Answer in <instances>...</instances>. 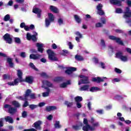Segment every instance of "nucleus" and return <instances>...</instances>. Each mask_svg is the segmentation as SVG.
<instances>
[{"instance_id":"f257e3e1","label":"nucleus","mask_w":131,"mask_h":131,"mask_svg":"<svg viewBox=\"0 0 131 131\" xmlns=\"http://www.w3.org/2000/svg\"><path fill=\"white\" fill-rule=\"evenodd\" d=\"M123 17L126 19V23H127L128 24L131 23V20L128 19L131 17V10L129 9V8L126 7L125 8Z\"/></svg>"},{"instance_id":"f03ea898","label":"nucleus","mask_w":131,"mask_h":131,"mask_svg":"<svg viewBox=\"0 0 131 131\" xmlns=\"http://www.w3.org/2000/svg\"><path fill=\"white\" fill-rule=\"evenodd\" d=\"M83 126L82 127V130L84 131H93L95 129V127H93L89 124V121L88 119H83Z\"/></svg>"},{"instance_id":"7ed1b4c3","label":"nucleus","mask_w":131,"mask_h":131,"mask_svg":"<svg viewBox=\"0 0 131 131\" xmlns=\"http://www.w3.org/2000/svg\"><path fill=\"white\" fill-rule=\"evenodd\" d=\"M55 20V16L52 13H48V18H47L45 19L46 27H48L49 25H51V22H53Z\"/></svg>"},{"instance_id":"20e7f679","label":"nucleus","mask_w":131,"mask_h":131,"mask_svg":"<svg viewBox=\"0 0 131 131\" xmlns=\"http://www.w3.org/2000/svg\"><path fill=\"white\" fill-rule=\"evenodd\" d=\"M79 77L81 79H80L78 82L79 85H80V84H84L86 83H90V81L89 80V77L88 76H85L84 75H80Z\"/></svg>"},{"instance_id":"39448f33","label":"nucleus","mask_w":131,"mask_h":131,"mask_svg":"<svg viewBox=\"0 0 131 131\" xmlns=\"http://www.w3.org/2000/svg\"><path fill=\"white\" fill-rule=\"evenodd\" d=\"M30 93H31V90L30 89H28L25 95L23 96H19L17 97V99L18 100H23V101H27L28 100V98L29 95H30Z\"/></svg>"},{"instance_id":"423d86ee","label":"nucleus","mask_w":131,"mask_h":131,"mask_svg":"<svg viewBox=\"0 0 131 131\" xmlns=\"http://www.w3.org/2000/svg\"><path fill=\"white\" fill-rule=\"evenodd\" d=\"M47 53L48 54V58L51 61H57V57L55 56V53L51 50H47Z\"/></svg>"},{"instance_id":"0eeeda50","label":"nucleus","mask_w":131,"mask_h":131,"mask_svg":"<svg viewBox=\"0 0 131 131\" xmlns=\"http://www.w3.org/2000/svg\"><path fill=\"white\" fill-rule=\"evenodd\" d=\"M4 108L8 109V112L10 114H15L17 112V109L16 108L12 107V106L9 104H5L4 105Z\"/></svg>"},{"instance_id":"6e6552de","label":"nucleus","mask_w":131,"mask_h":131,"mask_svg":"<svg viewBox=\"0 0 131 131\" xmlns=\"http://www.w3.org/2000/svg\"><path fill=\"white\" fill-rule=\"evenodd\" d=\"M36 36H37V33L36 32H33V35H31L30 33H27V39L28 40H30L32 39L33 41H36Z\"/></svg>"},{"instance_id":"1a4fd4ad","label":"nucleus","mask_w":131,"mask_h":131,"mask_svg":"<svg viewBox=\"0 0 131 131\" xmlns=\"http://www.w3.org/2000/svg\"><path fill=\"white\" fill-rule=\"evenodd\" d=\"M3 38L4 40L7 42V43L11 44L13 42V39H12V36L10 34L7 33L4 36Z\"/></svg>"},{"instance_id":"9d476101","label":"nucleus","mask_w":131,"mask_h":131,"mask_svg":"<svg viewBox=\"0 0 131 131\" xmlns=\"http://www.w3.org/2000/svg\"><path fill=\"white\" fill-rule=\"evenodd\" d=\"M108 38L110 39H112V40H115L118 43H119V45H121L122 46L123 45V42L121 41L120 38L111 35L108 36Z\"/></svg>"},{"instance_id":"9b49d317","label":"nucleus","mask_w":131,"mask_h":131,"mask_svg":"<svg viewBox=\"0 0 131 131\" xmlns=\"http://www.w3.org/2000/svg\"><path fill=\"white\" fill-rule=\"evenodd\" d=\"M104 79H107V77H103L102 78L100 77H95L92 78V81H94L95 82H97V83H100V82H102L104 81Z\"/></svg>"},{"instance_id":"f8f14e48","label":"nucleus","mask_w":131,"mask_h":131,"mask_svg":"<svg viewBox=\"0 0 131 131\" xmlns=\"http://www.w3.org/2000/svg\"><path fill=\"white\" fill-rule=\"evenodd\" d=\"M41 124H42V122H41V121H38L34 123L33 127H35L36 129L40 130L41 129V127H40Z\"/></svg>"},{"instance_id":"ddd939ff","label":"nucleus","mask_w":131,"mask_h":131,"mask_svg":"<svg viewBox=\"0 0 131 131\" xmlns=\"http://www.w3.org/2000/svg\"><path fill=\"white\" fill-rule=\"evenodd\" d=\"M36 46L37 48L38 51L39 52V53H43V44L42 43H36Z\"/></svg>"},{"instance_id":"4468645a","label":"nucleus","mask_w":131,"mask_h":131,"mask_svg":"<svg viewBox=\"0 0 131 131\" xmlns=\"http://www.w3.org/2000/svg\"><path fill=\"white\" fill-rule=\"evenodd\" d=\"M33 13L37 14L38 18H40V17H41V15L40 14L41 13V10L39 8H34L33 9Z\"/></svg>"},{"instance_id":"2eb2a0df","label":"nucleus","mask_w":131,"mask_h":131,"mask_svg":"<svg viewBox=\"0 0 131 131\" xmlns=\"http://www.w3.org/2000/svg\"><path fill=\"white\" fill-rule=\"evenodd\" d=\"M124 0H111L110 3L113 5H117V6H121V2Z\"/></svg>"},{"instance_id":"dca6fc26","label":"nucleus","mask_w":131,"mask_h":131,"mask_svg":"<svg viewBox=\"0 0 131 131\" xmlns=\"http://www.w3.org/2000/svg\"><path fill=\"white\" fill-rule=\"evenodd\" d=\"M40 57L41 55L39 54H32L30 55V59H33V60H38V59H40Z\"/></svg>"},{"instance_id":"f3484780","label":"nucleus","mask_w":131,"mask_h":131,"mask_svg":"<svg viewBox=\"0 0 131 131\" xmlns=\"http://www.w3.org/2000/svg\"><path fill=\"white\" fill-rule=\"evenodd\" d=\"M57 106L55 105L48 106L46 107V110L48 112H51V111H53V110H56Z\"/></svg>"},{"instance_id":"a211bd4d","label":"nucleus","mask_w":131,"mask_h":131,"mask_svg":"<svg viewBox=\"0 0 131 131\" xmlns=\"http://www.w3.org/2000/svg\"><path fill=\"white\" fill-rule=\"evenodd\" d=\"M76 70H77L76 68H74V67L69 68L66 71V73H67V74H71V73H72L73 71H76Z\"/></svg>"},{"instance_id":"6ab92c4d","label":"nucleus","mask_w":131,"mask_h":131,"mask_svg":"<svg viewBox=\"0 0 131 131\" xmlns=\"http://www.w3.org/2000/svg\"><path fill=\"white\" fill-rule=\"evenodd\" d=\"M69 84H71V82L70 80H68L66 82L61 83L60 86L62 89H65V88H67V85H69Z\"/></svg>"},{"instance_id":"aec40b11","label":"nucleus","mask_w":131,"mask_h":131,"mask_svg":"<svg viewBox=\"0 0 131 131\" xmlns=\"http://www.w3.org/2000/svg\"><path fill=\"white\" fill-rule=\"evenodd\" d=\"M43 86H42V88H45V86L46 85V86H49V88H53V84L52 83H50L49 82V81H43Z\"/></svg>"},{"instance_id":"412c9836","label":"nucleus","mask_w":131,"mask_h":131,"mask_svg":"<svg viewBox=\"0 0 131 131\" xmlns=\"http://www.w3.org/2000/svg\"><path fill=\"white\" fill-rule=\"evenodd\" d=\"M22 75H23L22 71L20 70H17V76L19 78L18 81H23V80L22 79Z\"/></svg>"},{"instance_id":"4be33fe9","label":"nucleus","mask_w":131,"mask_h":131,"mask_svg":"<svg viewBox=\"0 0 131 131\" xmlns=\"http://www.w3.org/2000/svg\"><path fill=\"white\" fill-rule=\"evenodd\" d=\"M19 83V79H16L14 80L13 82H8V85H17L18 83Z\"/></svg>"},{"instance_id":"5701e85b","label":"nucleus","mask_w":131,"mask_h":131,"mask_svg":"<svg viewBox=\"0 0 131 131\" xmlns=\"http://www.w3.org/2000/svg\"><path fill=\"white\" fill-rule=\"evenodd\" d=\"M90 91L92 93H95V92H100V91H101V89L99 88L96 86H93L90 88Z\"/></svg>"},{"instance_id":"b1692460","label":"nucleus","mask_w":131,"mask_h":131,"mask_svg":"<svg viewBox=\"0 0 131 131\" xmlns=\"http://www.w3.org/2000/svg\"><path fill=\"white\" fill-rule=\"evenodd\" d=\"M82 126V123L79 122L78 125H74L73 126V128L75 130H78V129H80V128Z\"/></svg>"},{"instance_id":"393cba45","label":"nucleus","mask_w":131,"mask_h":131,"mask_svg":"<svg viewBox=\"0 0 131 131\" xmlns=\"http://www.w3.org/2000/svg\"><path fill=\"white\" fill-rule=\"evenodd\" d=\"M89 89H90L89 85H84L79 88V91H81V92L84 91H89Z\"/></svg>"},{"instance_id":"a878e982","label":"nucleus","mask_w":131,"mask_h":131,"mask_svg":"<svg viewBox=\"0 0 131 131\" xmlns=\"http://www.w3.org/2000/svg\"><path fill=\"white\" fill-rule=\"evenodd\" d=\"M50 10H51L52 12H53V13H58L59 12V10H58V9L54 6H50Z\"/></svg>"},{"instance_id":"bb28decb","label":"nucleus","mask_w":131,"mask_h":131,"mask_svg":"<svg viewBox=\"0 0 131 131\" xmlns=\"http://www.w3.org/2000/svg\"><path fill=\"white\" fill-rule=\"evenodd\" d=\"M26 81L28 82V83H32L33 81V78L31 76L26 77Z\"/></svg>"},{"instance_id":"cd10ccee","label":"nucleus","mask_w":131,"mask_h":131,"mask_svg":"<svg viewBox=\"0 0 131 131\" xmlns=\"http://www.w3.org/2000/svg\"><path fill=\"white\" fill-rule=\"evenodd\" d=\"M100 46L101 47L102 49H105L106 48V43H105V40L101 39L100 40Z\"/></svg>"},{"instance_id":"c85d7f7f","label":"nucleus","mask_w":131,"mask_h":131,"mask_svg":"<svg viewBox=\"0 0 131 131\" xmlns=\"http://www.w3.org/2000/svg\"><path fill=\"white\" fill-rule=\"evenodd\" d=\"M6 122H9V123H13V118L10 116H7L5 118Z\"/></svg>"},{"instance_id":"c756f323","label":"nucleus","mask_w":131,"mask_h":131,"mask_svg":"<svg viewBox=\"0 0 131 131\" xmlns=\"http://www.w3.org/2000/svg\"><path fill=\"white\" fill-rule=\"evenodd\" d=\"M7 62L9 64L10 67H14V63H13V59L11 58H7Z\"/></svg>"},{"instance_id":"7c9ffc66","label":"nucleus","mask_w":131,"mask_h":131,"mask_svg":"<svg viewBox=\"0 0 131 131\" xmlns=\"http://www.w3.org/2000/svg\"><path fill=\"white\" fill-rule=\"evenodd\" d=\"M45 89H46L47 92L42 93V96L44 97H49V95L50 92V89H49V88H45Z\"/></svg>"},{"instance_id":"2f4dec72","label":"nucleus","mask_w":131,"mask_h":131,"mask_svg":"<svg viewBox=\"0 0 131 131\" xmlns=\"http://www.w3.org/2000/svg\"><path fill=\"white\" fill-rule=\"evenodd\" d=\"M120 59L123 62H127L128 61V58H127V56H126L122 55V56Z\"/></svg>"},{"instance_id":"473e14b6","label":"nucleus","mask_w":131,"mask_h":131,"mask_svg":"<svg viewBox=\"0 0 131 131\" xmlns=\"http://www.w3.org/2000/svg\"><path fill=\"white\" fill-rule=\"evenodd\" d=\"M122 56H123L122 54V52L120 51L118 52L117 53H116V57L118 59H121Z\"/></svg>"},{"instance_id":"72a5a7b5","label":"nucleus","mask_w":131,"mask_h":131,"mask_svg":"<svg viewBox=\"0 0 131 131\" xmlns=\"http://www.w3.org/2000/svg\"><path fill=\"white\" fill-rule=\"evenodd\" d=\"M74 18L76 22H77V23H80L81 19H80V17L78 15H74Z\"/></svg>"},{"instance_id":"f704fd0d","label":"nucleus","mask_w":131,"mask_h":131,"mask_svg":"<svg viewBox=\"0 0 131 131\" xmlns=\"http://www.w3.org/2000/svg\"><path fill=\"white\" fill-rule=\"evenodd\" d=\"M55 128H61V125H60V121H57L54 124Z\"/></svg>"},{"instance_id":"c9c22d12","label":"nucleus","mask_w":131,"mask_h":131,"mask_svg":"<svg viewBox=\"0 0 131 131\" xmlns=\"http://www.w3.org/2000/svg\"><path fill=\"white\" fill-rule=\"evenodd\" d=\"M75 100L76 102H77V103L81 102V101H82V97L80 96H77L75 98Z\"/></svg>"},{"instance_id":"e433bc0d","label":"nucleus","mask_w":131,"mask_h":131,"mask_svg":"<svg viewBox=\"0 0 131 131\" xmlns=\"http://www.w3.org/2000/svg\"><path fill=\"white\" fill-rule=\"evenodd\" d=\"M12 105L14 106L15 107H20V103L18 102L17 101H13L12 103Z\"/></svg>"},{"instance_id":"4c0bfd02","label":"nucleus","mask_w":131,"mask_h":131,"mask_svg":"<svg viewBox=\"0 0 131 131\" xmlns=\"http://www.w3.org/2000/svg\"><path fill=\"white\" fill-rule=\"evenodd\" d=\"M14 41L15 42H16V43H17L18 45H20V43H21V39L19 37H15Z\"/></svg>"},{"instance_id":"58836bf2","label":"nucleus","mask_w":131,"mask_h":131,"mask_svg":"<svg viewBox=\"0 0 131 131\" xmlns=\"http://www.w3.org/2000/svg\"><path fill=\"white\" fill-rule=\"evenodd\" d=\"M30 66L32 68V69H33L35 70V71H38V69L35 67V66L34 65V64L32 62H31L30 63Z\"/></svg>"},{"instance_id":"ea45409f","label":"nucleus","mask_w":131,"mask_h":131,"mask_svg":"<svg viewBox=\"0 0 131 131\" xmlns=\"http://www.w3.org/2000/svg\"><path fill=\"white\" fill-rule=\"evenodd\" d=\"M75 59L78 60V61H83V57L82 56H80L79 55H76Z\"/></svg>"},{"instance_id":"a19ab883","label":"nucleus","mask_w":131,"mask_h":131,"mask_svg":"<svg viewBox=\"0 0 131 131\" xmlns=\"http://www.w3.org/2000/svg\"><path fill=\"white\" fill-rule=\"evenodd\" d=\"M11 17L10 16V15L7 14L4 18V20L6 22L9 21L10 20Z\"/></svg>"},{"instance_id":"79ce46f5","label":"nucleus","mask_w":131,"mask_h":131,"mask_svg":"<svg viewBox=\"0 0 131 131\" xmlns=\"http://www.w3.org/2000/svg\"><path fill=\"white\" fill-rule=\"evenodd\" d=\"M64 105H66L68 107H71V106H72L73 105V102L65 101Z\"/></svg>"},{"instance_id":"37998d69","label":"nucleus","mask_w":131,"mask_h":131,"mask_svg":"<svg viewBox=\"0 0 131 131\" xmlns=\"http://www.w3.org/2000/svg\"><path fill=\"white\" fill-rule=\"evenodd\" d=\"M38 105L34 104H31L29 105V108H30L31 110H34L35 108H37Z\"/></svg>"},{"instance_id":"c03bdc74","label":"nucleus","mask_w":131,"mask_h":131,"mask_svg":"<svg viewBox=\"0 0 131 131\" xmlns=\"http://www.w3.org/2000/svg\"><path fill=\"white\" fill-rule=\"evenodd\" d=\"M119 81H120V79L117 78H114L112 80V82H113V83H115V82H119Z\"/></svg>"},{"instance_id":"a18cd8bd","label":"nucleus","mask_w":131,"mask_h":131,"mask_svg":"<svg viewBox=\"0 0 131 131\" xmlns=\"http://www.w3.org/2000/svg\"><path fill=\"white\" fill-rule=\"evenodd\" d=\"M58 24H59V25H62V24H63V23H64L63 18H59L58 20Z\"/></svg>"},{"instance_id":"49530a36","label":"nucleus","mask_w":131,"mask_h":131,"mask_svg":"<svg viewBox=\"0 0 131 131\" xmlns=\"http://www.w3.org/2000/svg\"><path fill=\"white\" fill-rule=\"evenodd\" d=\"M122 12H123L122 9H121V8L116 9V13H117V14H121Z\"/></svg>"},{"instance_id":"de8ad7c7","label":"nucleus","mask_w":131,"mask_h":131,"mask_svg":"<svg viewBox=\"0 0 131 131\" xmlns=\"http://www.w3.org/2000/svg\"><path fill=\"white\" fill-rule=\"evenodd\" d=\"M103 26V24L101 23H97L95 24V27L99 28L100 27H102Z\"/></svg>"},{"instance_id":"09e8293b","label":"nucleus","mask_w":131,"mask_h":131,"mask_svg":"<svg viewBox=\"0 0 131 131\" xmlns=\"http://www.w3.org/2000/svg\"><path fill=\"white\" fill-rule=\"evenodd\" d=\"M102 8H103V5L102 4H99L97 6V9L98 11H100L102 10Z\"/></svg>"},{"instance_id":"8fccbe9b","label":"nucleus","mask_w":131,"mask_h":131,"mask_svg":"<svg viewBox=\"0 0 131 131\" xmlns=\"http://www.w3.org/2000/svg\"><path fill=\"white\" fill-rule=\"evenodd\" d=\"M68 45L69 47L70 50H72V49H73V45H72V43H71V42H68Z\"/></svg>"},{"instance_id":"3c124183","label":"nucleus","mask_w":131,"mask_h":131,"mask_svg":"<svg viewBox=\"0 0 131 131\" xmlns=\"http://www.w3.org/2000/svg\"><path fill=\"white\" fill-rule=\"evenodd\" d=\"M75 34H76L78 37H79V38H82V35H81L79 32H76Z\"/></svg>"},{"instance_id":"603ef678","label":"nucleus","mask_w":131,"mask_h":131,"mask_svg":"<svg viewBox=\"0 0 131 131\" xmlns=\"http://www.w3.org/2000/svg\"><path fill=\"white\" fill-rule=\"evenodd\" d=\"M62 80V77H58L54 79V81H61Z\"/></svg>"},{"instance_id":"864d4df0","label":"nucleus","mask_w":131,"mask_h":131,"mask_svg":"<svg viewBox=\"0 0 131 131\" xmlns=\"http://www.w3.org/2000/svg\"><path fill=\"white\" fill-rule=\"evenodd\" d=\"M26 116H27V112L26 111H24L22 113V117H23V118H26Z\"/></svg>"},{"instance_id":"5fc2aeb1","label":"nucleus","mask_w":131,"mask_h":131,"mask_svg":"<svg viewBox=\"0 0 131 131\" xmlns=\"http://www.w3.org/2000/svg\"><path fill=\"white\" fill-rule=\"evenodd\" d=\"M20 56L21 58H26V53L21 52L20 53Z\"/></svg>"},{"instance_id":"6e6d98bb","label":"nucleus","mask_w":131,"mask_h":131,"mask_svg":"<svg viewBox=\"0 0 131 131\" xmlns=\"http://www.w3.org/2000/svg\"><path fill=\"white\" fill-rule=\"evenodd\" d=\"M96 112L98 114H103V113H104V110H96Z\"/></svg>"},{"instance_id":"4d7b16f0","label":"nucleus","mask_w":131,"mask_h":131,"mask_svg":"<svg viewBox=\"0 0 131 131\" xmlns=\"http://www.w3.org/2000/svg\"><path fill=\"white\" fill-rule=\"evenodd\" d=\"M115 72H116V73H118V74H120L122 72V71L120 69L116 68L115 69Z\"/></svg>"},{"instance_id":"13d9d810","label":"nucleus","mask_w":131,"mask_h":131,"mask_svg":"<svg viewBox=\"0 0 131 131\" xmlns=\"http://www.w3.org/2000/svg\"><path fill=\"white\" fill-rule=\"evenodd\" d=\"M97 13H98V14H99V15H100L101 16H102V15H104V14H105V13H104V11H103V10H98V11H97Z\"/></svg>"},{"instance_id":"bf43d9fd","label":"nucleus","mask_w":131,"mask_h":131,"mask_svg":"<svg viewBox=\"0 0 131 131\" xmlns=\"http://www.w3.org/2000/svg\"><path fill=\"white\" fill-rule=\"evenodd\" d=\"M30 98H31V99H36V96H35V94L33 93L30 95Z\"/></svg>"},{"instance_id":"052dcab7","label":"nucleus","mask_w":131,"mask_h":131,"mask_svg":"<svg viewBox=\"0 0 131 131\" xmlns=\"http://www.w3.org/2000/svg\"><path fill=\"white\" fill-rule=\"evenodd\" d=\"M100 66L102 69H106V66L105 65V63L100 62Z\"/></svg>"},{"instance_id":"680f3d73","label":"nucleus","mask_w":131,"mask_h":131,"mask_svg":"<svg viewBox=\"0 0 131 131\" xmlns=\"http://www.w3.org/2000/svg\"><path fill=\"white\" fill-rule=\"evenodd\" d=\"M3 120H4V119L3 118L0 119V127L4 126Z\"/></svg>"},{"instance_id":"e2e57ef3","label":"nucleus","mask_w":131,"mask_h":131,"mask_svg":"<svg viewBox=\"0 0 131 131\" xmlns=\"http://www.w3.org/2000/svg\"><path fill=\"white\" fill-rule=\"evenodd\" d=\"M3 78L4 79H9L10 78V75L5 74L3 76Z\"/></svg>"},{"instance_id":"0e129e2a","label":"nucleus","mask_w":131,"mask_h":131,"mask_svg":"<svg viewBox=\"0 0 131 131\" xmlns=\"http://www.w3.org/2000/svg\"><path fill=\"white\" fill-rule=\"evenodd\" d=\"M92 125L94 127H97L99 126V125H100V124H99V122L93 123V124H92Z\"/></svg>"},{"instance_id":"69168bd1","label":"nucleus","mask_w":131,"mask_h":131,"mask_svg":"<svg viewBox=\"0 0 131 131\" xmlns=\"http://www.w3.org/2000/svg\"><path fill=\"white\" fill-rule=\"evenodd\" d=\"M100 21L102 22V24H105V23H106V19L104 18H101Z\"/></svg>"},{"instance_id":"338daca9","label":"nucleus","mask_w":131,"mask_h":131,"mask_svg":"<svg viewBox=\"0 0 131 131\" xmlns=\"http://www.w3.org/2000/svg\"><path fill=\"white\" fill-rule=\"evenodd\" d=\"M24 131H37L36 129L32 128L31 129H24Z\"/></svg>"},{"instance_id":"774afa93","label":"nucleus","mask_w":131,"mask_h":131,"mask_svg":"<svg viewBox=\"0 0 131 131\" xmlns=\"http://www.w3.org/2000/svg\"><path fill=\"white\" fill-rule=\"evenodd\" d=\"M76 105L77 108H80L82 106L81 103L80 102H77Z\"/></svg>"}]
</instances>
